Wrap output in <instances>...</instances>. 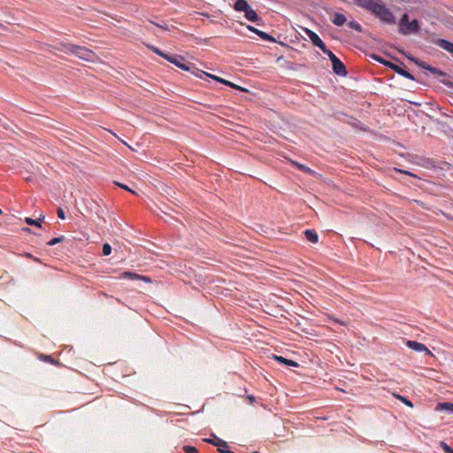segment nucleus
Masks as SVG:
<instances>
[{
	"label": "nucleus",
	"mask_w": 453,
	"mask_h": 453,
	"mask_svg": "<svg viewBox=\"0 0 453 453\" xmlns=\"http://www.w3.org/2000/svg\"><path fill=\"white\" fill-rule=\"evenodd\" d=\"M408 58L410 60L413 61L415 64H417L418 66H420V67H422L424 69H426V67L429 66L425 62L419 61L418 59H417V58H415L413 57L408 56Z\"/></svg>",
	"instance_id": "nucleus-23"
},
{
	"label": "nucleus",
	"mask_w": 453,
	"mask_h": 453,
	"mask_svg": "<svg viewBox=\"0 0 453 453\" xmlns=\"http://www.w3.org/2000/svg\"><path fill=\"white\" fill-rule=\"evenodd\" d=\"M426 70H428L429 72H431L432 73H434V74H438V75H441V76H444L445 75V73L443 72L440 71L437 68L432 67L430 65L426 67Z\"/></svg>",
	"instance_id": "nucleus-25"
},
{
	"label": "nucleus",
	"mask_w": 453,
	"mask_h": 453,
	"mask_svg": "<svg viewBox=\"0 0 453 453\" xmlns=\"http://www.w3.org/2000/svg\"><path fill=\"white\" fill-rule=\"evenodd\" d=\"M273 358L275 360H277L278 362H280V363H281L283 365H289V366H293V367L299 366V365L296 362H295L293 360H290V359H287V358H285L283 357H280V356H275L274 355Z\"/></svg>",
	"instance_id": "nucleus-13"
},
{
	"label": "nucleus",
	"mask_w": 453,
	"mask_h": 453,
	"mask_svg": "<svg viewBox=\"0 0 453 453\" xmlns=\"http://www.w3.org/2000/svg\"><path fill=\"white\" fill-rule=\"evenodd\" d=\"M114 183H115V185H117L118 187H119V188H123V189H125V190H127V191H128V192H130V193H132V194H134V195L136 194V192H135L134 190L131 189V188H128L127 185H124V184L119 183V182H117V181H115Z\"/></svg>",
	"instance_id": "nucleus-27"
},
{
	"label": "nucleus",
	"mask_w": 453,
	"mask_h": 453,
	"mask_svg": "<svg viewBox=\"0 0 453 453\" xmlns=\"http://www.w3.org/2000/svg\"><path fill=\"white\" fill-rule=\"evenodd\" d=\"M348 26L349 27H351V28H354L357 31H361V26L358 23L355 22V21H349L348 23Z\"/></svg>",
	"instance_id": "nucleus-31"
},
{
	"label": "nucleus",
	"mask_w": 453,
	"mask_h": 453,
	"mask_svg": "<svg viewBox=\"0 0 453 453\" xmlns=\"http://www.w3.org/2000/svg\"><path fill=\"white\" fill-rule=\"evenodd\" d=\"M152 23L154 24V22H152ZM155 25H156L157 27H160V28H162V29H164V30H169V27H168V26H167V25H160V24H156V23H155Z\"/></svg>",
	"instance_id": "nucleus-40"
},
{
	"label": "nucleus",
	"mask_w": 453,
	"mask_h": 453,
	"mask_svg": "<svg viewBox=\"0 0 453 453\" xmlns=\"http://www.w3.org/2000/svg\"><path fill=\"white\" fill-rule=\"evenodd\" d=\"M288 161L290 162V164H291L292 165L296 166L298 169H300V168H301V165H303V164H300V163H298V162H296V161H294V160H292V159H288Z\"/></svg>",
	"instance_id": "nucleus-37"
},
{
	"label": "nucleus",
	"mask_w": 453,
	"mask_h": 453,
	"mask_svg": "<svg viewBox=\"0 0 453 453\" xmlns=\"http://www.w3.org/2000/svg\"><path fill=\"white\" fill-rule=\"evenodd\" d=\"M63 241H64V237H56V238H53L52 240H50L48 242V245L53 246V245L62 242Z\"/></svg>",
	"instance_id": "nucleus-26"
},
{
	"label": "nucleus",
	"mask_w": 453,
	"mask_h": 453,
	"mask_svg": "<svg viewBox=\"0 0 453 453\" xmlns=\"http://www.w3.org/2000/svg\"><path fill=\"white\" fill-rule=\"evenodd\" d=\"M256 34L265 41L275 42V39L273 36L261 30L256 31Z\"/></svg>",
	"instance_id": "nucleus-21"
},
{
	"label": "nucleus",
	"mask_w": 453,
	"mask_h": 453,
	"mask_svg": "<svg viewBox=\"0 0 453 453\" xmlns=\"http://www.w3.org/2000/svg\"><path fill=\"white\" fill-rule=\"evenodd\" d=\"M321 50L328 56V58H329V59H330L331 61H333V59L336 58V56H335V55H334L331 50H329L326 48V45H325V50Z\"/></svg>",
	"instance_id": "nucleus-29"
},
{
	"label": "nucleus",
	"mask_w": 453,
	"mask_h": 453,
	"mask_svg": "<svg viewBox=\"0 0 453 453\" xmlns=\"http://www.w3.org/2000/svg\"><path fill=\"white\" fill-rule=\"evenodd\" d=\"M226 86H229V87H231V88H234V89H239V90H241V91H245V92H247V91H248L246 88H242V87H240V86H238V85H236V84H234V83H233V82H231V81H229V84H226Z\"/></svg>",
	"instance_id": "nucleus-33"
},
{
	"label": "nucleus",
	"mask_w": 453,
	"mask_h": 453,
	"mask_svg": "<svg viewBox=\"0 0 453 453\" xmlns=\"http://www.w3.org/2000/svg\"><path fill=\"white\" fill-rule=\"evenodd\" d=\"M111 245H110V244H108V243L104 244V246H103V254H104V256H108V255H110V254H111Z\"/></svg>",
	"instance_id": "nucleus-28"
},
{
	"label": "nucleus",
	"mask_w": 453,
	"mask_h": 453,
	"mask_svg": "<svg viewBox=\"0 0 453 453\" xmlns=\"http://www.w3.org/2000/svg\"><path fill=\"white\" fill-rule=\"evenodd\" d=\"M0 214H2V211L0 210Z\"/></svg>",
	"instance_id": "nucleus-45"
},
{
	"label": "nucleus",
	"mask_w": 453,
	"mask_h": 453,
	"mask_svg": "<svg viewBox=\"0 0 453 453\" xmlns=\"http://www.w3.org/2000/svg\"><path fill=\"white\" fill-rule=\"evenodd\" d=\"M395 171L399 172V173H404V174H407V175H411V176H413V177H416L415 174L408 172V171H403V170H401V169H396L395 168Z\"/></svg>",
	"instance_id": "nucleus-39"
},
{
	"label": "nucleus",
	"mask_w": 453,
	"mask_h": 453,
	"mask_svg": "<svg viewBox=\"0 0 453 453\" xmlns=\"http://www.w3.org/2000/svg\"><path fill=\"white\" fill-rule=\"evenodd\" d=\"M226 86H229V87H231V88H234V89H239V90H241V91H245V92H247V91H248L246 88H242V87H240V86H238V85H236V84H234V83H233V82H231V81H229V84H226Z\"/></svg>",
	"instance_id": "nucleus-34"
},
{
	"label": "nucleus",
	"mask_w": 453,
	"mask_h": 453,
	"mask_svg": "<svg viewBox=\"0 0 453 453\" xmlns=\"http://www.w3.org/2000/svg\"><path fill=\"white\" fill-rule=\"evenodd\" d=\"M354 1L357 5L370 11V9L372 8V5L376 3L377 0H354Z\"/></svg>",
	"instance_id": "nucleus-14"
},
{
	"label": "nucleus",
	"mask_w": 453,
	"mask_h": 453,
	"mask_svg": "<svg viewBox=\"0 0 453 453\" xmlns=\"http://www.w3.org/2000/svg\"><path fill=\"white\" fill-rule=\"evenodd\" d=\"M58 218H60L61 219H65V212L63 211L62 208H58Z\"/></svg>",
	"instance_id": "nucleus-36"
},
{
	"label": "nucleus",
	"mask_w": 453,
	"mask_h": 453,
	"mask_svg": "<svg viewBox=\"0 0 453 453\" xmlns=\"http://www.w3.org/2000/svg\"><path fill=\"white\" fill-rule=\"evenodd\" d=\"M437 46L441 47V49L445 50L446 51L453 54V43L444 40V39H438L434 42Z\"/></svg>",
	"instance_id": "nucleus-12"
},
{
	"label": "nucleus",
	"mask_w": 453,
	"mask_h": 453,
	"mask_svg": "<svg viewBox=\"0 0 453 453\" xmlns=\"http://www.w3.org/2000/svg\"><path fill=\"white\" fill-rule=\"evenodd\" d=\"M376 61L383 64L384 65L386 66H388L389 68H391L392 70H394L395 72H396L398 74L405 77V78H408L410 80H414V77L413 75H411L409 72L405 71L404 69L401 68L400 66H398L397 65H395L389 61H387V60H384L383 58H381L380 57H378V56H373L372 57Z\"/></svg>",
	"instance_id": "nucleus-5"
},
{
	"label": "nucleus",
	"mask_w": 453,
	"mask_h": 453,
	"mask_svg": "<svg viewBox=\"0 0 453 453\" xmlns=\"http://www.w3.org/2000/svg\"><path fill=\"white\" fill-rule=\"evenodd\" d=\"M288 161L290 162V164H291L292 165L296 166L298 169H300V168H301V165H303V164H300V163H298V162H296V161H294V160H292V159H288Z\"/></svg>",
	"instance_id": "nucleus-38"
},
{
	"label": "nucleus",
	"mask_w": 453,
	"mask_h": 453,
	"mask_svg": "<svg viewBox=\"0 0 453 453\" xmlns=\"http://www.w3.org/2000/svg\"><path fill=\"white\" fill-rule=\"evenodd\" d=\"M440 446L445 453H453V449H451L445 441H440Z\"/></svg>",
	"instance_id": "nucleus-24"
},
{
	"label": "nucleus",
	"mask_w": 453,
	"mask_h": 453,
	"mask_svg": "<svg viewBox=\"0 0 453 453\" xmlns=\"http://www.w3.org/2000/svg\"><path fill=\"white\" fill-rule=\"evenodd\" d=\"M407 346L411 348V349H414L416 351H426L428 355L432 356L431 351L422 343H419L415 341H408Z\"/></svg>",
	"instance_id": "nucleus-11"
},
{
	"label": "nucleus",
	"mask_w": 453,
	"mask_h": 453,
	"mask_svg": "<svg viewBox=\"0 0 453 453\" xmlns=\"http://www.w3.org/2000/svg\"><path fill=\"white\" fill-rule=\"evenodd\" d=\"M184 60H185L184 58L180 55L170 56V58H167V61L175 65L179 68H180L184 71H190L193 68V64H190L188 62L183 63Z\"/></svg>",
	"instance_id": "nucleus-6"
},
{
	"label": "nucleus",
	"mask_w": 453,
	"mask_h": 453,
	"mask_svg": "<svg viewBox=\"0 0 453 453\" xmlns=\"http://www.w3.org/2000/svg\"><path fill=\"white\" fill-rule=\"evenodd\" d=\"M44 219L43 216H41L39 219H33L31 218H26L25 219V222L27 224V225H30V226H41V222L42 221V219Z\"/></svg>",
	"instance_id": "nucleus-18"
},
{
	"label": "nucleus",
	"mask_w": 453,
	"mask_h": 453,
	"mask_svg": "<svg viewBox=\"0 0 453 453\" xmlns=\"http://www.w3.org/2000/svg\"><path fill=\"white\" fill-rule=\"evenodd\" d=\"M393 395L397 398L398 400H400L401 402H403L405 405H407L408 407L410 408H413V404L411 401H409L407 398H405L404 396L403 395H400L398 394H393Z\"/></svg>",
	"instance_id": "nucleus-22"
},
{
	"label": "nucleus",
	"mask_w": 453,
	"mask_h": 453,
	"mask_svg": "<svg viewBox=\"0 0 453 453\" xmlns=\"http://www.w3.org/2000/svg\"><path fill=\"white\" fill-rule=\"evenodd\" d=\"M301 171L306 173H309V174H314V171H312L311 168H309L308 166L304 165H301V168H300Z\"/></svg>",
	"instance_id": "nucleus-35"
},
{
	"label": "nucleus",
	"mask_w": 453,
	"mask_h": 453,
	"mask_svg": "<svg viewBox=\"0 0 453 453\" xmlns=\"http://www.w3.org/2000/svg\"><path fill=\"white\" fill-rule=\"evenodd\" d=\"M346 20V17L342 13H334L332 19V22L336 26H342Z\"/></svg>",
	"instance_id": "nucleus-15"
},
{
	"label": "nucleus",
	"mask_w": 453,
	"mask_h": 453,
	"mask_svg": "<svg viewBox=\"0 0 453 453\" xmlns=\"http://www.w3.org/2000/svg\"><path fill=\"white\" fill-rule=\"evenodd\" d=\"M203 74H204V75H206V76H208V77L211 78L212 80H214V81H219V82H220V83H222V84H225V85H226V84H229V81L224 80V79H222V78H220V77H219V76H216V75H213V74L208 73H206V72H203Z\"/></svg>",
	"instance_id": "nucleus-20"
},
{
	"label": "nucleus",
	"mask_w": 453,
	"mask_h": 453,
	"mask_svg": "<svg viewBox=\"0 0 453 453\" xmlns=\"http://www.w3.org/2000/svg\"><path fill=\"white\" fill-rule=\"evenodd\" d=\"M247 399L252 403L255 402V397L253 395H248Z\"/></svg>",
	"instance_id": "nucleus-42"
},
{
	"label": "nucleus",
	"mask_w": 453,
	"mask_h": 453,
	"mask_svg": "<svg viewBox=\"0 0 453 453\" xmlns=\"http://www.w3.org/2000/svg\"><path fill=\"white\" fill-rule=\"evenodd\" d=\"M304 234H305L306 239L309 242H311L312 243L318 242L319 237H318V234L314 231H312V230H306L304 232Z\"/></svg>",
	"instance_id": "nucleus-16"
},
{
	"label": "nucleus",
	"mask_w": 453,
	"mask_h": 453,
	"mask_svg": "<svg viewBox=\"0 0 453 453\" xmlns=\"http://www.w3.org/2000/svg\"><path fill=\"white\" fill-rule=\"evenodd\" d=\"M332 65H333V70L335 73L342 75V76H345L347 74L345 65L339 58H336L333 59Z\"/></svg>",
	"instance_id": "nucleus-10"
},
{
	"label": "nucleus",
	"mask_w": 453,
	"mask_h": 453,
	"mask_svg": "<svg viewBox=\"0 0 453 453\" xmlns=\"http://www.w3.org/2000/svg\"><path fill=\"white\" fill-rule=\"evenodd\" d=\"M234 10L237 12H243L245 18L250 21H257L259 19L256 12L251 8L246 0H236Z\"/></svg>",
	"instance_id": "nucleus-3"
},
{
	"label": "nucleus",
	"mask_w": 453,
	"mask_h": 453,
	"mask_svg": "<svg viewBox=\"0 0 453 453\" xmlns=\"http://www.w3.org/2000/svg\"><path fill=\"white\" fill-rule=\"evenodd\" d=\"M147 47L152 50L154 53L157 54L158 56L164 58L165 59L167 60V58H170V55H167L165 53H164L163 51H161L159 49L152 46V45H147Z\"/></svg>",
	"instance_id": "nucleus-19"
},
{
	"label": "nucleus",
	"mask_w": 453,
	"mask_h": 453,
	"mask_svg": "<svg viewBox=\"0 0 453 453\" xmlns=\"http://www.w3.org/2000/svg\"><path fill=\"white\" fill-rule=\"evenodd\" d=\"M253 453H259L258 451H254Z\"/></svg>",
	"instance_id": "nucleus-44"
},
{
	"label": "nucleus",
	"mask_w": 453,
	"mask_h": 453,
	"mask_svg": "<svg viewBox=\"0 0 453 453\" xmlns=\"http://www.w3.org/2000/svg\"><path fill=\"white\" fill-rule=\"evenodd\" d=\"M400 32L403 35H408L418 31V23L417 19L409 21V16L407 13L403 14L399 23Z\"/></svg>",
	"instance_id": "nucleus-4"
},
{
	"label": "nucleus",
	"mask_w": 453,
	"mask_h": 453,
	"mask_svg": "<svg viewBox=\"0 0 453 453\" xmlns=\"http://www.w3.org/2000/svg\"><path fill=\"white\" fill-rule=\"evenodd\" d=\"M436 411H449L453 412V403H440L436 409Z\"/></svg>",
	"instance_id": "nucleus-17"
},
{
	"label": "nucleus",
	"mask_w": 453,
	"mask_h": 453,
	"mask_svg": "<svg viewBox=\"0 0 453 453\" xmlns=\"http://www.w3.org/2000/svg\"><path fill=\"white\" fill-rule=\"evenodd\" d=\"M121 142H123L125 145H127L130 150H134V147L130 146V145H129V144H127L125 141H122V140H121Z\"/></svg>",
	"instance_id": "nucleus-43"
},
{
	"label": "nucleus",
	"mask_w": 453,
	"mask_h": 453,
	"mask_svg": "<svg viewBox=\"0 0 453 453\" xmlns=\"http://www.w3.org/2000/svg\"><path fill=\"white\" fill-rule=\"evenodd\" d=\"M370 11L383 22L395 23V18L393 14L380 0L376 1Z\"/></svg>",
	"instance_id": "nucleus-2"
},
{
	"label": "nucleus",
	"mask_w": 453,
	"mask_h": 453,
	"mask_svg": "<svg viewBox=\"0 0 453 453\" xmlns=\"http://www.w3.org/2000/svg\"><path fill=\"white\" fill-rule=\"evenodd\" d=\"M303 31L315 46L319 47L320 50H325L326 44L322 42V40L315 32L311 31L309 28H303Z\"/></svg>",
	"instance_id": "nucleus-8"
},
{
	"label": "nucleus",
	"mask_w": 453,
	"mask_h": 453,
	"mask_svg": "<svg viewBox=\"0 0 453 453\" xmlns=\"http://www.w3.org/2000/svg\"><path fill=\"white\" fill-rule=\"evenodd\" d=\"M120 279H130L132 280H142L147 283H151L152 280L150 278L143 275H139L137 273L132 272H125L122 273L119 276Z\"/></svg>",
	"instance_id": "nucleus-9"
},
{
	"label": "nucleus",
	"mask_w": 453,
	"mask_h": 453,
	"mask_svg": "<svg viewBox=\"0 0 453 453\" xmlns=\"http://www.w3.org/2000/svg\"><path fill=\"white\" fill-rule=\"evenodd\" d=\"M247 28H248L250 31H252V32H253V33H255V34H256V31H258V29L255 28V27H253L252 26H250V25H248V26H247Z\"/></svg>",
	"instance_id": "nucleus-41"
},
{
	"label": "nucleus",
	"mask_w": 453,
	"mask_h": 453,
	"mask_svg": "<svg viewBox=\"0 0 453 453\" xmlns=\"http://www.w3.org/2000/svg\"><path fill=\"white\" fill-rule=\"evenodd\" d=\"M203 441L210 444L216 446L218 448V450L220 453H232L228 449V445H227L226 441H225L218 437H215L214 439H204Z\"/></svg>",
	"instance_id": "nucleus-7"
},
{
	"label": "nucleus",
	"mask_w": 453,
	"mask_h": 453,
	"mask_svg": "<svg viewBox=\"0 0 453 453\" xmlns=\"http://www.w3.org/2000/svg\"><path fill=\"white\" fill-rule=\"evenodd\" d=\"M63 47L72 54L78 57L80 59L85 60L87 62L95 63L98 59L97 56L92 50L85 47L73 44H66L63 45Z\"/></svg>",
	"instance_id": "nucleus-1"
},
{
	"label": "nucleus",
	"mask_w": 453,
	"mask_h": 453,
	"mask_svg": "<svg viewBox=\"0 0 453 453\" xmlns=\"http://www.w3.org/2000/svg\"><path fill=\"white\" fill-rule=\"evenodd\" d=\"M190 71H191V73H192L194 75H196V77H198V78H202V75H203V71H202V72H200V71H199V69H198V68H196L194 65H193V68H192Z\"/></svg>",
	"instance_id": "nucleus-32"
},
{
	"label": "nucleus",
	"mask_w": 453,
	"mask_h": 453,
	"mask_svg": "<svg viewBox=\"0 0 453 453\" xmlns=\"http://www.w3.org/2000/svg\"><path fill=\"white\" fill-rule=\"evenodd\" d=\"M183 450L186 453H197L198 452L197 449L193 446H184Z\"/></svg>",
	"instance_id": "nucleus-30"
}]
</instances>
